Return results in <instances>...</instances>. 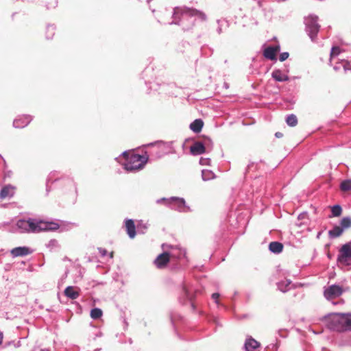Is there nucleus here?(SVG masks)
<instances>
[{
    "mask_svg": "<svg viewBox=\"0 0 351 351\" xmlns=\"http://www.w3.org/2000/svg\"><path fill=\"white\" fill-rule=\"evenodd\" d=\"M46 246L50 249V250H52L55 248L58 247V242L56 239H51L48 243L46 245Z\"/></svg>",
    "mask_w": 351,
    "mask_h": 351,
    "instance_id": "2f4dec72",
    "label": "nucleus"
},
{
    "mask_svg": "<svg viewBox=\"0 0 351 351\" xmlns=\"http://www.w3.org/2000/svg\"><path fill=\"white\" fill-rule=\"evenodd\" d=\"M340 189L342 191L347 192L351 191V180H344L341 183Z\"/></svg>",
    "mask_w": 351,
    "mask_h": 351,
    "instance_id": "cd10ccee",
    "label": "nucleus"
},
{
    "mask_svg": "<svg viewBox=\"0 0 351 351\" xmlns=\"http://www.w3.org/2000/svg\"><path fill=\"white\" fill-rule=\"evenodd\" d=\"M3 339V332L0 330V345L2 343Z\"/></svg>",
    "mask_w": 351,
    "mask_h": 351,
    "instance_id": "a19ab883",
    "label": "nucleus"
},
{
    "mask_svg": "<svg viewBox=\"0 0 351 351\" xmlns=\"http://www.w3.org/2000/svg\"><path fill=\"white\" fill-rule=\"evenodd\" d=\"M5 199H0V207L5 208H8L11 204L8 202H3Z\"/></svg>",
    "mask_w": 351,
    "mask_h": 351,
    "instance_id": "f704fd0d",
    "label": "nucleus"
},
{
    "mask_svg": "<svg viewBox=\"0 0 351 351\" xmlns=\"http://www.w3.org/2000/svg\"><path fill=\"white\" fill-rule=\"evenodd\" d=\"M289 54L288 52H283V53H280V56H279L280 61L283 62V61L286 60L289 58Z\"/></svg>",
    "mask_w": 351,
    "mask_h": 351,
    "instance_id": "72a5a7b5",
    "label": "nucleus"
},
{
    "mask_svg": "<svg viewBox=\"0 0 351 351\" xmlns=\"http://www.w3.org/2000/svg\"><path fill=\"white\" fill-rule=\"evenodd\" d=\"M102 334L101 332H99L98 334L96 335V337H101Z\"/></svg>",
    "mask_w": 351,
    "mask_h": 351,
    "instance_id": "79ce46f5",
    "label": "nucleus"
},
{
    "mask_svg": "<svg viewBox=\"0 0 351 351\" xmlns=\"http://www.w3.org/2000/svg\"><path fill=\"white\" fill-rule=\"evenodd\" d=\"M59 227V224L56 222L29 217L27 219L17 220L15 230L19 233H38L43 231H54Z\"/></svg>",
    "mask_w": 351,
    "mask_h": 351,
    "instance_id": "f257e3e1",
    "label": "nucleus"
},
{
    "mask_svg": "<svg viewBox=\"0 0 351 351\" xmlns=\"http://www.w3.org/2000/svg\"><path fill=\"white\" fill-rule=\"evenodd\" d=\"M204 125V122L202 119H195L193 122H192L190 125V129L194 132L199 133Z\"/></svg>",
    "mask_w": 351,
    "mask_h": 351,
    "instance_id": "412c9836",
    "label": "nucleus"
},
{
    "mask_svg": "<svg viewBox=\"0 0 351 351\" xmlns=\"http://www.w3.org/2000/svg\"><path fill=\"white\" fill-rule=\"evenodd\" d=\"M275 136L276 138H282L283 136V134L282 132H276Z\"/></svg>",
    "mask_w": 351,
    "mask_h": 351,
    "instance_id": "ea45409f",
    "label": "nucleus"
},
{
    "mask_svg": "<svg viewBox=\"0 0 351 351\" xmlns=\"http://www.w3.org/2000/svg\"><path fill=\"white\" fill-rule=\"evenodd\" d=\"M182 290L186 298L191 302L193 299V295L192 293L193 289L191 288V285L184 282L182 284Z\"/></svg>",
    "mask_w": 351,
    "mask_h": 351,
    "instance_id": "a211bd4d",
    "label": "nucleus"
},
{
    "mask_svg": "<svg viewBox=\"0 0 351 351\" xmlns=\"http://www.w3.org/2000/svg\"><path fill=\"white\" fill-rule=\"evenodd\" d=\"M147 229V225L142 221H139L136 226V233L144 234Z\"/></svg>",
    "mask_w": 351,
    "mask_h": 351,
    "instance_id": "c85d7f7f",
    "label": "nucleus"
},
{
    "mask_svg": "<svg viewBox=\"0 0 351 351\" xmlns=\"http://www.w3.org/2000/svg\"><path fill=\"white\" fill-rule=\"evenodd\" d=\"M34 252V250L27 246L16 247L10 250V254L13 258L25 256Z\"/></svg>",
    "mask_w": 351,
    "mask_h": 351,
    "instance_id": "6e6552de",
    "label": "nucleus"
},
{
    "mask_svg": "<svg viewBox=\"0 0 351 351\" xmlns=\"http://www.w3.org/2000/svg\"><path fill=\"white\" fill-rule=\"evenodd\" d=\"M283 244L278 241L271 242L269 245V250L271 252L278 254L283 250Z\"/></svg>",
    "mask_w": 351,
    "mask_h": 351,
    "instance_id": "f3484780",
    "label": "nucleus"
},
{
    "mask_svg": "<svg viewBox=\"0 0 351 351\" xmlns=\"http://www.w3.org/2000/svg\"><path fill=\"white\" fill-rule=\"evenodd\" d=\"M337 263L346 265H351V242L341 246L337 258Z\"/></svg>",
    "mask_w": 351,
    "mask_h": 351,
    "instance_id": "39448f33",
    "label": "nucleus"
},
{
    "mask_svg": "<svg viewBox=\"0 0 351 351\" xmlns=\"http://www.w3.org/2000/svg\"><path fill=\"white\" fill-rule=\"evenodd\" d=\"M246 351H259L260 343L252 337L247 338L244 344Z\"/></svg>",
    "mask_w": 351,
    "mask_h": 351,
    "instance_id": "ddd939ff",
    "label": "nucleus"
},
{
    "mask_svg": "<svg viewBox=\"0 0 351 351\" xmlns=\"http://www.w3.org/2000/svg\"><path fill=\"white\" fill-rule=\"evenodd\" d=\"M103 315L101 309L99 308H94L90 311V317L93 319H99Z\"/></svg>",
    "mask_w": 351,
    "mask_h": 351,
    "instance_id": "a878e982",
    "label": "nucleus"
},
{
    "mask_svg": "<svg viewBox=\"0 0 351 351\" xmlns=\"http://www.w3.org/2000/svg\"><path fill=\"white\" fill-rule=\"evenodd\" d=\"M341 53V49L339 47H333L330 52V59L333 57L338 56Z\"/></svg>",
    "mask_w": 351,
    "mask_h": 351,
    "instance_id": "473e14b6",
    "label": "nucleus"
},
{
    "mask_svg": "<svg viewBox=\"0 0 351 351\" xmlns=\"http://www.w3.org/2000/svg\"><path fill=\"white\" fill-rule=\"evenodd\" d=\"M317 19L316 16H309L305 19L306 29L312 40L316 37L319 29V25L317 24Z\"/></svg>",
    "mask_w": 351,
    "mask_h": 351,
    "instance_id": "423d86ee",
    "label": "nucleus"
},
{
    "mask_svg": "<svg viewBox=\"0 0 351 351\" xmlns=\"http://www.w3.org/2000/svg\"><path fill=\"white\" fill-rule=\"evenodd\" d=\"M40 351H50V350L48 349H43V350H41Z\"/></svg>",
    "mask_w": 351,
    "mask_h": 351,
    "instance_id": "37998d69",
    "label": "nucleus"
},
{
    "mask_svg": "<svg viewBox=\"0 0 351 351\" xmlns=\"http://www.w3.org/2000/svg\"><path fill=\"white\" fill-rule=\"evenodd\" d=\"M342 287L338 285H332L328 287L324 288V295L328 300L337 298L341 296L343 293Z\"/></svg>",
    "mask_w": 351,
    "mask_h": 351,
    "instance_id": "0eeeda50",
    "label": "nucleus"
},
{
    "mask_svg": "<svg viewBox=\"0 0 351 351\" xmlns=\"http://www.w3.org/2000/svg\"><path fill=\"white\" fill-rule=\"evenodd\" d=\"M125 227L129 237L130 239L134 238L136 234V230L134 220L131 219H125Z\"/></svg>",
    "mask_w": 351,
    "mask_h": 351,
    "instance_id": "9b49d317",
    "label": "nucleus"
},
{
    "mask_svg": "<svg viewBox=\"0 0 351 351\" xmlns=\"http://www.w3.org/2000/svg\"><path fill=\"white\" fill-rule=\"evenodd\" d=\"M98 250L99 252V254L100 255L104 257L105 256L106 254H107V251L106 250L104 249V248H98Z\"/></svg>",
    "mask_w": 351,
    "mask_h": 351,
    "instance_id": "e433bc0d",
    "label": "nucleus"
},
{
    "mask_svg": "<svg viewBox=\"0 0 351 351\" xmlns=\"http://www.w3.org/2000/svg\"><path fill=\"white\" fill-rule=\"evenodd\" d=\"M170 254L169 252H164L157 256L154 260V264L158 269L164 268L170 260Z\"/></svg>",
    "mask_w": 351,
    "mask_h": 351,
    "instance_id": "1a4fd4ad",
    "label": "nucleus"
},
{
    "mask_svg": "<svg viewBox=\"0 0 351 351\" xmlns=\"http://www.w3.org/2000/svg\"><path fill=\"white\" fill-rule=\"evenodd\" d=\"M286 122L289 126L294 127L298 124V119L295 115L290 114L287 117Z\"/></svg>",
    "mask_w": 351,
    "mask_h": 351,
    "instance_id": "bb28decb",
    "label": "nucleus"
},
{
    "mask_svg": "<svg viewBox=\"0 0 351 351\" xmlns=\"http://www.w3.org/2000/svg\"><path fill=\"white\" fill-rule=\"evenodd\" d=\"M343 230L339 226H335L332 229L328 231V235L330 239L339 237L343 232Z\"/></svg>",
    "mask_w": 351,
    "mask_h": 351,
    "instance_id": "5701e85b",
    "label": "nucleus"
},
{
    "mask_svg": "<svg viewBox=\"0 0 351 351\" xmlns=\"http://www.w3.org/2000/svg\"><path fill=\"white\" fill-rule=\"evenodd\" d=\"M219 298V293H214L212 294V298L215 300V302L217 304H219V300H218Z\"/></svg>",
    "mask_w": 351,
    "mask_h": 351,
    "instance_id": "c9c22d12",
    "label": "nucleus"
},
{
    "mask_svg": "<svg viewBox=\"0 0 351 351\" xmlns=\"http://www.w3.org/2000/svg\"><path fill=\"white\" fill-rule=\"evenodd\" d=\"M272 77L278 82H285L289 80L287 75L283 73L280 70H275L271 73Z\"/></svg>",
    "mask_w": 351,
    "mask_h": 351,
    "instance_id": "6ab92c4d",
    "label": "nucleus"
},
{
    "mask_svg": "<svg viewBox=\"0 0 351 351\" xmlns=\"http://www.w3.org/2000/svg\"><path fill=\"white\" fill-rule=\"evenodd\" d=\"M341 228L344 230L345 229L349 228L351 227V218L350 217H343L340 221Z\"/></svg>",
    "mask_w": 351,
    "mask_h": 351,
    "instance_id": "393cba45",
    "label": "nucleus"
},
{
    "mask_svg": "<svg viewBox=\"0 0 351 351\" xmlns=\"http://www.w3.org/2000/svg\"><path fill=\"white\" fill-rule=\"evenodd\" d=\"M110 258H112V253L110 254Z\"/></svg>",
    "mask_w": 351,
    "mask_h": 351,
    "instance_id": "49530a36",
    "label": "nucleus"
},
{
    "mask_svg": "<svg viewBox=\"0 0 351 351\" xmlns=\"http://www.w3.org/2000/svg\"><path fill=\"white\" fill-rule=\"evenodd\" d=\"M278 334H279V335H280V337H286V334H285V335H284V334H282V332H284V333H286V332H287V331H286L285 330H284V329H280V330L278 331Z\"/></svg>",
    "mask_w": 351,
    "mask_h": 351,
    "instance_id": "4c0bfd02",
    "label": "nucleus"
},
{
    "mask_svg": "<svg viewBox=\"0 0 351 351\" xmlns=\"http://www.w3.org/2000/svg\"><path fill=\"white\" fill-rule=\"evenodd\" d=\"M348 315L340 313H332L324 316L323 319L326 321L327 327L330 330L339 331L343 326H346V321L349 319V317H348Z\"/></svg>",
    "mask_w": 351,
    "mask_h": 351,
    "instance_id": "7ed1b4c3",
    "label": "nucleus"
},
{
    "mask_svg": "<svg viewBox=\"0 0 351 351\" xmlns=\"http://www.w3.org/2000/svg\"><path fill=\"white\" fill-rule=\"evenodd\" d=\"M311 331H312L313 333H315V334H318V332H315V330H311Z\"/></svg>",
    "mask_w": 351,
    "mask_h": 351,
    "instance_id": "c03bdc74",
    "label": "nucleus"
},
{
    "mask_svg": "<svg viewBox=\"0 0 351 351\" xmlns=\"http://www.w3.org/2000/svg\"><path fill=\"white\" fill-rule=\"evenodd\" d=\"M348 315H351V314H349ZM346 322V327L351 328V317H349V319H347Z\"/></svg>",
    "mask_w": 351,
    "mask_h": 351,
    "instance_id": "58836bf2",
    "label": "nucleus"
},
{
    "mask_svg": "<svg viewBox=\"0 0 351 351\" xmlns=\"http://www.w3.org/2000/svg\"><path fill=\"white\" fill-rule=\"evenodd\" d=\"M156 202L158 205H162L179 212L186 213L191 210L184 199H157Z\"/></svg>",
    "mask_w": 351,
    "mask_h": 351,
    "instance_id": "20e7f679",
    "label": "nucleus"
},
{
    "mask_svg": "<svg viewBox=\"0 0 351 351\" xmlns=\"http://www.w3.org/2000/svg\"><path fill=\"white\" fill-rule=\"evenodd\" d=\"M215 177L214 173L210 170L202 171V178L204 180H208Z\"/></svg>",
    "mask_w": 351,
    "mask_h": 351,
    "instance_id": "7c9ffc66",
    "label": "nucleus"
},
{
    "mask_svg": "<svg viewBox=\"0 0 351 351\" xmlns=\"http://www.w3.org/2000/svg\"><path fill=\"white\" fill-rule=\"evenodd\" d=\"M32 120L30 115H21L17 117L13 122L16 128H23L27 126Z\"/></svg>",
    "mask_w": 351,
    "mask_h": 351,
    "instance_id": "9d476101",
    "label": "nucleus"
},
{
    "mask_svg": "<svg viewBox=\"0 0 351 351\" xmlns=\"http://www.w3.org/2000/svg\"><path fill=\"white\" fill-rule=\"evenodd\" d=\"M184 13L191 16H198L202 19H205L206 18L204 14L195 9H186L184 10Z\"/></svg>",
    "mask_w": 351,
    "mask_h": 351,
    "instance_id": "b1692460",
    "label": "nucleus"
},
{
    "mask_svg": "<svg viewBox=\"0 0 351 351\" xmlns=\"http://www.w3.org/2000/svg\"><path fill=\"white\" fill-rule=\"evenodd\" d=\"M206 148L201 142L194 143L190 147V152L193 155H200L205 152Z\"/></svg>",
    "mask_w": 351,
    "mask_h": 351,
    "instance_id": "4468645a",
    "label": "nucleus"
},
{
    "mask_svg": "<svg viewBox=\"0 0 351 351\" xmlns=\"http://www.w3.org/2000/svg\"><path fill=\"white\" fill-rule=\"evenodd\" d=\"M64 295L72 300H75L79 297L80 293L73 287L69 286L64 289Z\"/></svg>",
    "mask_w": 351,
    "mask_h": 351,
    "instance_id": "4be33fe9",
    "label": "nucleus"
},
{
    "mask_svg": "<svg viewBox=\"0 0 351 351\" xmlns=\"http://www.w3.org/2000/svg\"><path fill=\"white\" fill-rule=\"evenodd\" d=\"M279 51V46L268 47L264 50L263 55L269 60H276V54Z\"/></svg>",
    "mask_w": 351,
    "mask_h": 351,
    "instance_id": "f8f14e48",
    "label": "nucleus"
},
{
    "mask_svg": "<svg viewBox=\"0 0 351 351\" xmlns=\"http://www.w3.org/2000/svg\"><path fill=\"white\" fill-rule=\"evenodd\" d=\"M16 187L12 185L4 186L0 192V197H12L15 195Z\"/></svg>",
    "mask_w": 351,
    "mask_h": 351,
    "instance_id": "dca6fc26",
    "label": "nucleus"
},
{
    "mask_svg": "<svg viewBox=\"0 0 351 351\" xmlns=\"http://www.w3.org/2000/svg\"><path fill=\"white\" fill-rule=\"evenodd\" d=\"M170 257L176 259H182L186 257V250L183 248L176 247L169 253Z\"/></svg>",
    "mask_w": 351,
    "mask_h": 351,
    "instance_id": "2eb2a0df",
    "label": "nucleus"
},
{
    "mask_svg": "<svg viewBox=\"0 0 351 351\" xmlns=\"http://www.w3.org/2000/svg\"><path fill=\"white\" fill-rule=\"evenodd\" d=\"M100 350H101V348H97L95 351H100Z\"/></svg>",
    "mask_w": 351,
    "mask_h": 351,
    "instance_id": "a18cd8bd",
    "label": "nucleus"
},
{
    "mask_svg": "<svg viewBox=\"0 0 351 351\" xmlns=\"http://www.w3.org/2000/svg\"><path fill=\"white\" fill-rule=\"evenodd\" d=\"M291 280L288 279L282 280L277 283L278 289L283 293L288 291L291 289Z\"/></svg>",
    "mask_w": 351,
    "mask_h": 351,
    "instance_id": "aec40b11",
    "label": "nucleus"
},
{
    "mask_svg": "<svg viewBox=\"0 0 351 351\" xmlns=\"http://www.w3.org/2000/svg\"><path fill=\"white\" fill-rule=\"evenodd\" d=\"M171 319L173 320V315H171Z\"/></svg>",
    "mask_w": 351,
    "mask_h": 351,
    "instance_id": "de8ad7c7",
    "label": "nucleus"
},
{
    "mask_svg": "<svg viewBox=\"0 0 351 351\" xmlns=\"http://www.w3.org/2000/svg\"><path fill=\"white\" fill-rule=\"evenodd\" d=\"M341 212H342V208H341V206H339L338 204L334 205L331 208V213H332V216H334V217H338V216L341 215Z\"/></svg>",
    "mask_w": 351,
    "mask_h": 351,
    "instance_id": "c756f323",
    "label": "nucleus"
},
{
    "mask_svg": "<svg viewBox=\"0 0 351 351\" xmlns=\"http://www.w3.org/2000/svg\"><path fill=\"white\" fill-rule=\"evenodd\" d=\"M123 156L126 160L123 165L125 170L128 171H133L143 169L147 161V156L130 152H123Z\"/></svg>",
    "mask_w": 351,
    "mask_h": 351,
    "instance_id": "f03ea898",
    "label": "nucleus"
}]
</instances>
